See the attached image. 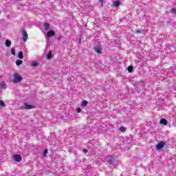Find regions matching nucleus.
I'll return each instance as SVG.
<instances>
[{
    "label": "nucleus",
    "mask_w": 176,
    "mask_h": 176,
    "mask_svg": "<svg viewBox=\"0 0 176 176\" xmlns=\"http://www.w3.org/2000/svg\"><path fill=\"white\" fill-rule=\"evenodd\" d=\"M23 80V77L19 74H15L14 75V79H13V82L14 83H19V82H21Z\"/></svg>",
    "instance_id": "nucleus-1"
},
{
    "label": "nucleus",
    "mask_w": 176,
    "mask_h": 176,
    "mask_svg": "<svg viewBox=\"0 0 176 176\" xmlns=\"http://www.w3.org/2000/svg\"><path fill=\"white\" fill-rule=\"evenodd\" d=\"M21 32L23 41L27 42V41L28 40V34L27 33V31H25V30L24 29H22Z\"/></svg>",
    "instance_id": "nucleus-2"
},
{
    "label": "nucleus",
    "mask_w": 176,
    "mask_h": 176,
    "mask_svg": "<svg viewBox=\"0 0 176 176\" xmlns=\"http://www.w3.org/2000/svg\"><path fill=\"white\" fill-rule=\"evenodd\" d=\"M13 160H14V162H20L22 160L21 155L19 154H15L13 155Z\"/></svg>",
    "instance_id": "nucleus-3"
},
{
    "label": "nucleus",
    "mask_w": 176,
    "mask_h": 176,
    "mask_svg": "<svg viewBox=\"0 0 176 176\" xmlns=\"http://www.w3.org/2000/svg\"><path fill=\"white\" fill-rule=\"evenodd\" d=\"M34 108H35V106L28 104L27 103L21 107V109H34Z\"/></svg>",
    "instance_id": "nucleus-4"
},
{
    "label": "nucleus",
    "mask_w": 176,
    "mask_h": 176,
    "mask_svg": "<svg viewBox=\"0 0 176 176\" xmlns=\"http://www.w3.org/2000/svg\"><path fill=\"white\" fill-rule=\"evenodd\" d=\"M164 145H166V143L164 142H160L159 144H157V150L160 151V149H162V148L164 147Z\"/></svg>",
    "instance_id": "nucleus-5"
},
{
    "label": "nucleus",
    "mask_w": 176,
    "mask_h": 176,
    "mask_svg": "<svg viewBox=\"0 0 176 176\" xmlns=\"http://www.w3.org/2000/svg\"><path fill=\"white\" fill-rule=\"evenodd\" d=\"M56 35V32L53 30H50L47 32V38H52V36H54Z\"/></svg>",
    "instance_id": "nucleus-6"
},
{
    "label": "nucleus",
    "mask_w": 176,
    "mask_h": 176,
    "mask_svg": "<svg viewBox=\"0 0 176 176\" xmlns=\"http://www.w3.org/2000/svg\"><path fill=\"white\" fill-rule=\"evenodd\" d=\"M112 46H118L119 45V40H112L110 43Z\"/></svg>",
    "instance_id": "nucleus-7"
},
{
    "label": "nucleus",
    "mask_w": 176,
    "mask_h": 176,
    "mask_svg": "<svg viewBox=\"0 0 176 176\" xmlns=\"http://www.w3.org/2000/svg\"><path fill=\"white\" fill-rule=\"evenodd\" d=\"M0 89L1 90H5L6 89V83L4 81L0 82Z\"/></svg>",
    "instance_id": "nucleus-8"
},
{
    "label": "nucleus",
    "mask_w": 176,
    "mask_h": 176,
    "mask_svg": "<svg viewBox=\"0 0 176 176\" xmlns=\"http://www.w3.org/2000/svg\"><path fill=\"white\" fill-rule=\"evenodd\" d=\"M95 52L98 53V54H101V47L99 45H96L94 47Z\"/></svg>",
    "instance_id": "nucleus-9"
},
{
    "label": "nucleus",
    "mask_w": 176,
    "mask_h": 176,
    "mask_svg": "<svg viewBox=\"0 0 176 176\" xmlns=\"http://www.w3.org/2000/svg\"><path fill=\"white\" fill-rule=\"evenodd\" d=\"M54 57V55L52 54V52H50L49 53L47 54V60H51V58H53Z\"/></svg>",
    "instance_id": "nucleus-10"
},
{
    "label": "nucleus",
    "mask_w": 176,
    "mask_h": 176,
    "mask_svg": "<svg viewBox=\"0 0 176 176\" xmlns=\"http://www.w3.org/2000/svg\"><path fill=\"white\" fill-rule=\"evenodd\" d=\"M43 27H44L45 31H47V30H50V24H49L47 23H45L43 24Z\"/></svg>",
    "instance_id": "nucleus-11"
},
{
    "label": "nucleus",
    "mask_w": 176,
    "mask_h": 176,
    "mask_svg": "<svg viewBox=\"0 0 176 176\" xmlns=\"http://www.w3.org/2000/svg\"><path fill=\"white\" fill-rule=\"evenodd\" d=\"M160 124H164V126H167V120L162 118L160 120Z\"/></svg>",
    "instance_id": "nucleus-12"
},
{
    "label": "nucleus",
    "mask_w": 176,
    "mask_h": 176,
    "mask_svg": "<svg viewBox=\"0 0 176 176\" xmlns=\"http://www.w3.org/2000/svg\"><path fill=\"white\" fill-rule=\"evenodd\" d=\"M11 45H12V42L9 40H6V46H7V47H10Z\"/></svg>",
    "instance_id": "nucleus-13"
},
{
    "label": "nucleus",
    "mask_w": 176,
    "mask_h": 176,
    "mask_svg": "<svg viewBox=\"0 0 176 176\" xmlns=\"http://www.w3.org/2000/svg\"><path fill=\"white\" fill-rule=\"evenodd\" d=\"M109 163L113 164V163H115V157H111L109 160Z\"/></svg>",
    "instance_id": "nucleus-14"
},
{
    "label": "nucleus",
    "mask_w": 176,
    "mask_h": 176,
    "mask_svg": "<svg viewBox=\"0 0 176 176\" xmlns=\"http://www.w3.org/2000/svg\"><path fill=\"white\" fill-rule=\"evenodd\" d=\"M18 57L21 59L23 60L24 58V56L23 55V52H19L18 54Z\"/></svg>",
    "instance_id": "nucleus-15"
},
{
    "label": "nucleus",
    "mask_w": 176,
    "mask_h": 176,
    "mask_svg": "<svg viewBox=\"0 0 176 176\" xmlns=\"http://www.w3.org/2000/svg\"><path fill=\"white\" fill-rule=\"evenodd\" d=\"M113 5H114V6H116V8L120 6V1H114Z\"/></svg>",
    "instance_id": "nucleus-16"
},
{
    "label": "nucleus",
    "mask_w": 176,
    "mask_h": 176,
    "mask_svg": "<svg viewBox=\"0 0 176 176\" xmlns=\"http://www.w3.org/2000/svg\"><path fill=\"white\" fill-rule=\"evenodd\" d=\"M38 65H39V63H38L36 61H33L31 63L32 67H38Z\"/></svg>",
    "instance_id": "nucleus-17"
},
{
    "label": "nucleus",
    "mask_w": 176,
    "mask_h": 176,
    "mask_svg": "<svg viewBox=\"0 0 176 176\" xmlns=\"http://www.w3.org/2000/svg\"><path fill=\"white\" fill-rule=\"evenodd\" d=\"M16 64L19 67V65H21L23 64V60L18 59L16 61Z\"/></svg>",
    "instance_id": "nucleus-18"
},
{
    "label": "nucleus",
    "mask_w": 176,
    "mask_h": 176,
    "mask_svg": "<svg viewBox=\"0 0 176 176\" xmlns=\"http://www.w3.org/2000/svg\"><path fill=\"white\" fill-rule=\"evenodd\" d=\"M88 104V102L87 100H83L81 102V107H87Z\"/></svg>",
    "instance_id": "nucleus-19"
},
{
    "label": "nucleus",
    "mask_w": 176,
    "mask_h": 176,
    "mask_svg": "<svg viewBox=\"0 0 176 176\" xmlns=\"http://www.w3.org/2000/svg\"><path fill=\"white\" fill-rule=\"evenodd\" d=\"M6 104H5V102H3V100H0V107H6Z\"/></svg>",
    "instance_id": "nucleus-20"
},
{
    "label": "nucleus",
    "mask_w": 176,
    "mask_h": 176,
    "mask_svg": "<svg viewBox=\"0 0 176 176\" xmlns=\"http://www.w3.org/2000/svg\"><path fill=\"white\" fill-rule=\"evenodd\" d=\"M133 66H129L127 68V70L129 71V72H133Z\"/></svg>",
    "instance_id": "nucleus-21"
},
{
    "label": "nucleus",
    "mask_w": 176,
    "mask_h": 176,
    "mask_svg": "<svg viewBox=\"0 0 176 176\" xmlns=\"http://www.w3.org/2000/svg\"><path fill=\"white\" fill-rule=\"evenodd\" d=\"M120 131H126V127L120 126Z\"/></svg>",
    "instance_id": "nucleus-22"
},
{
    "label": "nucleus",
    "mask_w": 176,
    "mask_h": 176,
    "mask_svg": "<svg viewBox=\"0 0 176 176\" xmlns=\"http://www.w3.org/2000/svg\"><path fill=\"white\" fill-rule=\"evenodd\" d=\"M11 53L13 56H16V52L14 51V48H12L11 50Z\"/></svg>",
    "instance_id": "nucleus-23"
},
{
    "label": "nucleus",
    "mask_w": 176,
    "mask_h": 176,
    "mask_svg": "<svg viewBox=\"0 0 176 176\" xmlns=\"http://www.w3.org/2000/svg\"><path fill=\"white\" fill-rule=\"evenodd\" d=\"M170 11L172 12V13H173V14H176V8H172Z\"/></svg>",
    "instance_id": "nucleus-24"
},
{
    "label": "nucleus",
    "mask_w": 176,
    "mask_h": 176,
    "mask_svg": "<svg viewBox=\"0 0 176 176\" xmlns=\"http://www.w3.org/2000/svg\"><path fill=\"white\" fill-rule=\"evenodd\" d=\"M46 155H47V149H45L43 152V157H46Z\"/></svg>",
    "instance_id": "nucleus-25"
},
{
    "label": "nucleus",
    "mask_w": 176,
    "mask_h": 176,
    "mask_svg": "<svg viewBox=\"0 0 176 176\" xmlns=\"http://www.w3.org/2000/svg\"><path fill=\"white\" fill-rule=\"evenodd\" d=\"M77 112L79 113L82 112V109L80 108L77 109Z\"/></svg>",
    "instance_id": "nucleus-26"
},
{
    "label": "nucleus",
    "mask_w": 176,
    "mask_h": 176,
    "mask_svg": "<svg viewBox=\"0 0 176 176\" xmlns=\"http://www.w3.org/2000/svg\"><path fill=\"white\" fill-rule=\"evenodd\" d=\"M63 39V36H60L58 38V41H61Z\"/></svg>",
    "instance_id": "nucleus-27"
},
{
    "label": "nucleus",
    "mask_w": 176,
    "mask_h": 176,
    "mask_svg": "<svg viewBox=\"0 0 176 176\" xmlns=\"http://www.w3.org/2000/svg\"><path fill=\"white\" fill-rule=\"evenodd\" d=\"M83 152H84V153H87V149H84Z\"/></svg>",
    "instance_id": "nucleus-28"
},
{
    "label": "nucleus",
    "mask_w": 176,
    "mask_h": 176,
    "mask_svg": "<svg viewBox=\"0 0 176 176\" xmlns=\"http://www.w3.org/2000/svg\"><path fill=\"white\" fill-rule=\"evenodd\" d=\"M140 32H141L140 30H137V33H138V34H140Z\"/></svg>",
    "instance_id": "nucleus-29"
},
{
    "label": "nucleus",
    "mask_w": 176,
    "mask_h": 176,
    "mask_svg": "<svg viewBox=\"0 0 176 176\" xmlns=\"http://www.w3.org/2000/svg\"><path fill=\"white\" fill-rule=\"evenodd\" d=\"M15 1V2H19V1H21V0H14Z\"/></svg>",
    "instance_id": "nucleus-30"
},
{
    "label": "nucleus",
    "mask_w": 176,
    "mask_h": 176,
    "mask_svg": "<svg viewBox=\"0 0 176 176\" xmlns=\"http://www.w3.org/2000/svg\"><path fill=\"white\" fill-rule=\"evenodd\" d=\"M100 1V2H102V1H104V0H99Z\"/></svg>",
    "instance_id": "nucleus-31"
},
{
    "label": "nucleus",
    "mask_w": 176,
    "mask_h": 176,
    "mask_svg": "<svg viewBox=\"0 0 176 176\" xmlns=\"http://www.w3.org/2000/svg\"><path fill=\"white\" fill-rule=\"evenodd\" d=\"M1 36H2V35H1V33H0V38H1Z\"/></svg>",
    "instance_id": "nucleus-32"
},
{
    "label": "nucleus",
    "mask_w": 176,
    "mask_h": 176,
    "mask_svg": "<svg viewBox=\"0 0 176 176\" xmlns=\"http://www.w3.org/2000/svg\"><path fill=\"white\" fill-rule=\"evenodd\" d=\"M79 42H80V38L79 39Z\"/></svg>",
    "instance_id": "nucleus-33"
}]
</instances>
